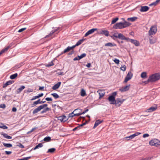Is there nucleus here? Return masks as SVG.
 <instances>
[{
	"mask_svg": "<svg viewBox=\"0 0 160 160\" xmlns=\"http://www.w3.org/2000/svg\"><path fill=\"white\" fill-rule=\"evenodd\" d=\"M18 146L22 148H24V146L20 143H19V144L18 145Z\"/></svg>",
	"mask_w": 160,
	"mask_h": 160,
	"instance_id": "obj_64",
	"label": "nucleus"
},
{
	"mask_svg": "<svg viewBox=\"0 0 160 160\" xmlns=\"http://www.w3.org/2000/svg\"><path fill=\"white\" fill-rule=\"evenodd\" d=\"M26 29V28H21L18 30V32H22L23 31L25 30Z\"/></svg>",
	"mask_w": 160,
	"mask_h": 160,
	"instance_id": "obj_51",
	"label": "nucleus"
},
{
	"mask_svg": "<svg viewBox=\"0 0 160 160\" xmlns=\"http://www.w3.org/2000/svg\"><path fill=\"white\" fill-rule=\"evenodd\" d=\"M13 83L12 81L9 80L7 81L5 83L3 86V88H5L7 87L8 85L11 84Z\"/></svg>",
	"mask_w": 160,
	"mask_h": 160,
	"instance_id": "obj_27",
	"label": "nucleus"
},
{
	"mask_svg": "<svg viewBox=\"0 0 160 160\" xmlns=\"http://www.w3.org/2000/svg\"><path fill=\"white\" fill-rule=\"evenodd\" d=\"M97 28H92L88 31L85 34L84 36L86 37L88 35L92 33L95 31L97 30Z\"/></svg>",
	"mask_w": 160,
	"mask_h": 160,
	"instance_id": "obj_9",
	"label": "nucleus"
},
{
	"mask_svg": "<svg viewBox=\"0 0 160 160\" xmlns=\"http://www.w3.org/2000/svg\"><path fill=\"white\" fill-rule=\"evenodd\" d=\"M105 46H108V47H113V46H116V45L115 44H113L111 42H109L107 43H106L105 44Z\"/></svg>",
	"mask_w": 160,
	"mask_h": 160,
	"instance_id": "obj_32",
	"label": "nucleus"
},
{
	"mask_svg": "<svg viewBox=\"0 0 160 160\" xmlns=\"http://www.w3.org/2000/svg\"><path fill=\"white\" fill-rule=\"evenodd\" d=\"M86 56V54L85 53H82L80 55V56H79V59H81V58L85 57Z\"/></svg>",
	"mask_w": 160,
	"mask_h": 160,
	"instance_id": "obj_47",
	"label": "nucleus"
},
{
	"mask_svg": "<svg viewBox=\"0 0 160 160\" xmlns=\"http://www.w3.org/2000/svg\"><path fill=\"white\" fill-rule=\"evenodd\" d=\"M18 74L17 73H15L14 74L11 75H10V79H13L15 78L18 76Z\"/></svg>",
	"mask_w": 160,
	"mask_h": 160,
	"instance_id": "obj_35",
	"label": "nucleus"
},
{
	"mask_svg": "<svg viewBox=\"0 0 160 160\" xmlns=\"http://www.w3.org/2000/svg\"><path fill=\"white\" fill-rule=\"evenodd\" d=\"M130 42L136 46H139L140 45L139 42L136 40L132 39V40H130Z\"/></svg>",
	"mask_w": 160,
	"mask_h": 160,
	"instance_id": "obj_17",
	"label": "nucleus"
},
{
	"mask_svg": "<svg viewBox=\"0 0 160 160\" xmlns=\"http://www.w3.org/2000/svg\"><path fill=\"white\" fill-rule=\"evenodd\" d=\"M80 109H75L72 112L70 113L69 114V118H72L74 116H79L80 115V114H79L78 113H76V112L77 111L80 110Z\"/></svg>",
	"mask_w": 160,
	"mask_h": 160,
	"instance_id": "obj_5",
	"label": "nucleus"
},
{
	"mask_svg": "<svg viewBox=\"0 0 160 160\" xmlns=\"http://www.w3.org/2000/svg\"><path fill=\"white\" fill-rule=\"evenodd\" d=\"M102 122V121H100L99 120H96L93 126V128H95L98 126Z\"/></svg>",
	"mask_w": 160,
	"mask_h": 160,
	"instance_id": "obj_23",
	"label": "nucleus"
},
{
	"mask_svg": "<svg viewBox=\"0 0 160 160\" xmlns=\"http://www.w3.org/2000/svg\"><path fill=\"white\" fill-rule=\"evenodd\" d=\"M35 129V128H32L30 131L28 132L27 133L29 134L31 132H32Z\"/></svg>",
	"mask_w": 160,
	"mask_h": 160,
	"instance_id": "obj_62",
	"label": "nucleus"
},
{
	"mask_svg": "<svg viewBox=\"0 0 160 160\" xmlns=\"http://www.w3.org/2000/svg\"><path fill=\"white\" fill-rule=\"evenodd\" d=\"M60 29V28H56V29H55L54 31H52L48 35L46 36L45 38L48 37L49 36H51L54 32H56L57 31H58L59 29Z\"/></svg>",
	"mask_w": 160,
	"mask_h": 160,
	"instance_id": "obj_24",
	"label": "nucleus"
},
{
	"mask_svg": "<svg viewBox=\"0 0 160 160\" xmlns=\"http://www.w3.org/2000/svg\"><path fill=\"white\" fill-rule=\"evenodd\" d=\"M47 106H48V104H43V105H41L40 106L41 107L42 109L43 108H45V107H46Z\"/></svg>",
	"mask_w": 160,
	"mask_h": 160,
	"instance_id": "obj_52",
	"label": "nucleus"
},
{
	"mask_svg": "<svg viewBox=\"0 0 160 160\" xmlns=\"http://www.w3.org/2000/svg\"><path fill=\"white\" fill-rule=\"evenodd\" d=\"M3 145L7 148H10L12 147V145L10 143H6L4 142L3 143Z\"/></svg>",
	"mask_w": 160,
	"mask_h": 160,
	"instance_id": "obj_36",
	"label": "nucleus"
},
{
	"mask_svg": "<svg viewBox=\"0 0 160 160\" xmlns=\"http://www.w3.org/2000/svg\"><path fill=\"white\" fill-rule=\"evenodd\" d=\"M124 100H121L120 98H118L116 101V103L115 104H118L119 105H120L124 101Z\"/></svg>",
	"mask_w": 160,
	"mask_h": 160,
	"instance_id": "obj_22",
	"label": "nucleus"
},
{
	"mask_svg": "<svg viewBox=\"0 0 160 160\" xmlns=\"http://www.w3.org/2000/svg\"><path fill=\"white\" fill-rule=\"evenodd\" d=\"M88 109H87L86 110H85L84 111L82 112L81 113V112H78V113L79 114H80V115H82V114H84L86 112H88Z\"/></svg>",
	"mask_w": 160,
	"mask_h": 160,
	"instance_id": "obj_53",
	"label": "nucleus"
},
{
	"mask_svg": "<svg viewBox=\"0 0 160 160\" xmlns=\"http://www.w3.org/2000/svg\"><path fill=\"white\" fill-rule=\"evenodd\" d=\"M51 95L55 99L58 98L59 97V95L57 93H52Z\"/></svg>",
	"mask_w": 160,
	"mask_h": 160,
	"instance_id": "obj_41",
	"label": "nucleus"
},
{
	"mask_svg": "<svg viewBox=\"0 0 160 160\" xmlns=\"http://www.w3.org/2000/svg\"><path fill=\"white\" fill-rule=\"evenodd\" d=\"M87 123V121H86L84 123H82V124H80V125H79V126H80V127H82L84 125H85L86 123Z\"/></svg>",
	"mask_w": 160,
	"mask_h": 160,
	"instance_id": "obj_63",
	"label": "nucleus"
},
{
	"mask_svg": "<svg viewBox=\"0 0 160 160\" xmlns=\"http://www.w3.org/2000/svg\"><path fill=\"white\" fill-rule=\"evenodd\" d=\"M137 18H138L137 17H134L132 18H128L127 19V20L128 21H130L132 22H134L136 20Z\"/></svg>",
	"mask_w": 160,
	"mask_h": 160,
	"instance_id": "obj_34",
	"label": "nucleus"
},
{
	"mask_svg": "<svg viewBox=\"0 0 160 160\" xmlns=\"http://www.w3.org/2000/svg\"><path fill=\"white\" fill-rule=\"evenodd\" d=\"M103 34H104L105 36H108L109 35V32L107 31H103L102 32Z\"/></svg>",
	"mask_w": 160,
	"mask_h": 160,
	"instance_id": "obj_44",
	"label": "nucleus"
},
{
	"mask_svg": "<svg viewBox=\"0 0 160 160\" xmlns=\"http://www.w3.org/2000/svg\"><path fill=\"white\" fill-rule=\"evenodd\" d=\"M131 24L129 22L125 21L123 22H119L114 24L113 28L115 29H121L128 27Z\"/></svg>",
	"mask_w": 160,
	"mask_h": 160,
	"instance_id": "obj_1",
	"label": "nucleus"
},
{
	"mask_svg": "<svg viewBox=\"0 0 160 160\" xmlns=\"http://www.w3.org/2000/svg\"><path fill=\"white\" fill-rule=\"evenodd\" d=\"M130 85L126 86L124 87L121 88L119 90L121 92H124L128 90L129 88Z\"/></svg>",
	"mask_w": 160,
	"mask_h": 160,
	"instance_id": "obj_13",
	"label": "nucleus"
},
{
	"mask_svg": "<svg viewBox=\"0 0 160 160\" xmlns=\"http://www.w3.org/2000/svg\"><path fill=\"white\" fill-rule=\"evenodd\" d=\"M85 40V39H82L79 40L77 42L75 45H73V46H74L75 48L76 46H79V45H80Z\"/></svg>",
	"mask_w": 160,
	"mask_h": 160,
	"instance_id": "obj_30",
	"label": "nucleus"
},
{
	"mask_svg": "<svg viewBox=\"0 0 160 160\" xmlns=\"http://www.w3.org/2000/svg\"><path fill=\"white\" fill-rule=\"evenodd\" d=\"M25 88V87L24 86H21L20 88H18L17 90H16V93H20L22 90L24 89Z\"/></svg>",
	"mask_w": 160,
	"mask_h": 160,
	"instance_id": "obj_29",
	"label": "nucleus"
},
{
	"mask_svg": "<svg viewBox=\"0 0 160 160\" xmlns=\"http://www.w3.org/2000/svg\"><path fill=\"white\" fill-rule=\"evenodd\" d=\"M0 128L3 129H7L8 128L7 126L5 125L3 123H1L0 125Z\"/></svg>",
	"mask_w": 160,
	"mask_h": 160,
	"instance_id": "obj_39",
	"label": "nucleus"
},
{
	"mask_svg": "<svg viewBox=\"0 0 160 160\" xmlns=\"http://www.w3.org/2000/svg\"><path fill=\"white\" fill-rule=\"evenodd\" d=\"M111 37L113 39H115L114 38H117V35H115V34H113V35L111 36Z\"/></svg>",
	"mask_w": 160,
	"mask_h": 160,
	"instance_id": "obj_56",
	"label": "nucleus"
},
{
	"mask_svg": "<svg viewBox=\"0 0 160 160\" xmlns=\"http://www.w3.org/2000/svg\"><path fill=\"white\" fill-rule=\"evenodd\" d=\"M51 138L49 137H47L44 138L43 140L44 141L47 142L50 141L51 140Z\"/></svg>",
	"mask_w": 160,
	"mask_h": 160,
	"instance_id": "obj_43",
	"label": "nucleus"
},
{
	"mask_svg": "<svg viewBox=\"0 0 160 160\" xmlns=\"http://www.w3.org/2000/svg\"><path fill=\"white\" fill-rule=\"evenodd\" d=\"M160 3V0H157L156 1L153 2L149 5L150 6H152L153 5L156 6L159 3Z\"/></svg>",
	"mask_w": 160,
	"mask_h": 160,
	"instance_id": "obj_31",
	"label": "nucleus"
},
{
	"mask_svg": "<svg viewBox=\"0 0 160 160\" xmlns=\"http://www.w3.org/2000/svg\"><path fill=\"white\" fill-rule=\"evenodd\" d=\"M119 18H116L113 19L112 21L111 24H113L115 23L118 20Z\"/></svg>",
	"mask_w": 160,
	"mask_h": 160,
	"instance_id": "obj_42",
	"label": "nucleus"
},
{
	"mask_svg": "<svg viewBox=\"0 0 160 160\" xmlns=\"http://www.w3.org/2000/svg\"><path fill=\"white\" fill-rule=\"evenodd\" d=\"M74 48H75L74 46H72V47H68L67 48L65 49L64 51H63V52H62V54L63 53H65L67 52H68L69 51L71 50L72 49Z\"/></svg>",
	"mask_w": 160,
	"mask_h": 160,
	"instance_id": "obj_16",
	"label": "nucleus"
},
{
	"mask_svg": "<svg viewBox=\"0 0 160 160\" xmlns=\"http://www.w3.org/2000/svg\"><path fill=\"white\" fill-rule=\"evenodd\" d=\"M152 158V157H148L145 158H142L140 160H150Z\"/></svg>",
	"mask_w": 160,
	"mask_h": 160,
	"instance_id": "obj_49",
	"label": "nucleus"
},
{
	"mask_svg": "<svg viewBox=\"0 0 160 160\" xmlns=\"http://www.w3.org/2000/svg\"><path fill=\"white\" fill-rule=\"evenodd\" d=\"M120 69L122 71H125L126 69V66L125 65H123L121 67Z\"/></svg>",
	"mask_w": 160,
	"mask_h": 160,
	"instance_id": "obj_48",
	"label": "nucleus"
},
{
	"mask_svg": "<svg viewBox=\"0 0 160 160\" xmlns=\"http://www.w3.org/2000/svg\"><path fill=\"white\" fill-rule=\"evenodd\" d=\"M49 109H50L49 108H46L44 109L41 112V113H45L47 111H49Z\"/></svg>",
	"mask_w": 160,
	"mask_h": 160,
	"instance_id": "obj_45",
	"label": "nucleus"
},
{
	"mask_svg": "<svg viewBox=\"0 0 160 160\" xmlns=\"http://www.w3.org/2000/svg\"><path fill=\"white\" fill-rule=\"evenodd\" d=\"M1 134L6 138L10 139L12 138V137L8 135L7 134L2 132L1 133Z\"/></svg>",
	"mask_w": 160,
	"mask_h": 160,
	"instance_id": "obj_26",
	"label": "nucleus"
},
{
	"mask_svg": "<svg viewBox=\"0 0 160 160\" xmlns=\"http://www.w3.org/2000/svg\"><path fill=\"white\" fill-rule=\"evenodd\" d=\"M160 78V74L158 73H156L150 76L148 78L146 83L149 82H154L159 79Z\"/></svg>",
	"mask_w": 160,
	"mask_h": 160,
	"instance_id": "obj_2",
	"label": "nucleus"
},
{
	"mask_svg": "<svg viewBox=\"0 0 160 160\" xmlns=\"http://www.w3.org/2000/svg\"><path fill=\"white\" fill-rule=\"evenodd\" d=\"M38 98V96H35L34 97H33L31 99V101H33L37 98Z\"/></svg>",
	"mask_w": 160,
	"mask_h": 160,
	"instance_id": "obj_54",
	"label": "nucleus"
},
{
	"mask_svg": "<svg viewBox=\"0 0 160 160\" xmlns=\"http://www.w3.org/2000/svg\"><path fill=\"white\" fill-rule=\"evenodd\" d=\"M41 109H42V108L41 106H40L37 108H35L33 110L32 112V113L33 114H34L36 113H37L39 111H40Z\"/></svg>",
	"mask_w": 160,
	"mask_h": 160,
	"instance_id": "obj_18",
	"label": "nucleus"
},
{
	"mask_svg": "<svg viewBox=\"0 0 160 160\" xmlns=\"http://www.w3.org/2000/svg\"><path fill=\"white\" fill-rule=\"evenodd\" d=\"M60 29V28H56V29H55L54 31H52L48 35L46 36L45 38L48 37L49 36H51L54 32H56L57 31H58L59 29Z\"/></svg>",
	"mask_w": 160,
	"mask_h": 160,
	"instance_id": "obj_25",
	"label": "nucleus"
},
{
	"mask_svg": "<svg viewBox=\"0 0 160 160\" xmlns=\"http://www.w3.org/2000/svg\"><path fill=\"white\" fill-rule=\"evenodd\" d=\"M10 47V46H7L4 49L2 50L0 52V55H1L3 53H4L5 52L7 51L8 49Z\"/></svg>",
	"mask_w": 160,
	"mask_h": 160,
	"instance_id": "obj_20",
	"label": "nucleus"
},
{
	"mask_svg": "<svg viewBox=\"0 0 160 160\" xmlns=\"http://www.w3.org/2000/svg\"><path fill=\"white\" fill-rule=\"evenodd\" d=\"M125 36L122 33H119L117 35V38L120 39L122 40H124Z\"/></svg>",
	"mask_w": 160,
	"mask_h": 160,
	"instance_id": "obj_33",
	"label": "nucleus"
},
{
	"mask_svg": "<svg viewBox=\"0 0 160 160\" xmlns=\"http://www.w3.org/2000/svg\"><path fill=\"white\" fill-rule=\"evenodd\" d=\"M45 100L47 101H52V99L51 98H45Z\"/></svg>",
	"mask_w": 160,
	"mask_h": 160,
	"instance_id": "obj_59",
	"label": "nucleus"
},
{
	"mask_svg": "<svg viewBox=\"0 0 160 160\" xmlns=\"http://www.w3.org/2000/svg\"><path fill=\"white\" fill-rule=\"evenodd\" d=\"M157 28L156 26H152L151 27L148 31V34L149 35L155 34L157 31Z\"/></svg>",
	"mask_w": 160,
	"mask_h": 160,
	"instance_id": "obj_4",
	"label": "nucleus"
},
{
	"mask_svg": "<svg viewBox=\"0 0 160 160\" xmlns=\"http://www.w3.org/2000/svg\"><path fill=\"white\" fill-rule=\"evenodd\" d=\"M46 102L45 101H44V102L43 101H40V99H39L37 101H36L35 102H34L33 103V105L34 106L36 105H37L38 104H42Z\"/></svg>",
	"mask_w": 160,
	"mask_h": 160,
	"instance_id": "obj_21",
	"label": "nucleus"
},
{
	"mask_svg": "<svg viewBox=\"0 0 160 160\" xmlns=\"http://www.w3.org/2000/svg\"><path fill=\"white\" fill-rule=\"evenodd\" d=\"M124 40H125L127 41H129L130 42V40H132L131 39H130L128 38H126L125 37Z\"/></svg>",
	"mask_w": 160,
	"mask_h": 160,
	"instance_id": "obj_55",
	"label": "nucleus"
},
{
	"mask_svg": "<svg viewBox=\"0 0 160 160\" xmlns=\"http://www.w3.org/2000/svg\"><path fill=\"white\" fill-rule=\"evenodd\" d=\"M53 65H54V64H53L52 61L51 62H50L49 63H48V64H47L46 65V66L47 67H49L51 66H52Z\"/></svg>",
	"mask_w": 160,
	"mask_h": 160,
	"instance_id": "obj_46",
	"label": "nucleus"
},
{
	"mask_svg": "<svg viewBox=\"0 0 160 160\" xmlns=\"http://www.w3.org/2000/svg\"><path fill=\"white\" fill-rule=\"evenodd\" d=\"M132 75L133 74L131 72H129L125 78L124 82H127L132 78Z\"/></svg>",
	"mask_w": 160,
	"mask_h": 160,
	"instance_id": "obj_6",
	"label": "nucleus"
},
{
	"mask_svg": "<svg viewBox=\"0 0 160 160\" xmlns=\"http://www.w3.org/2000/svg\"><path fill=\"white\" fill-rule=\"evenodd\" d=\"M55 150V149L54 148H51L50 149H49L48 151L47 152V153H53L54 152V151Z\"/></svg>",
	"mask_w": 160,
	"mask_h": 160,
	"instance_id": "obj_40",
	"label": "nucleus"
},
{
	"mask_svg": "<svg viewBox=\"0 0 160 160\" xmlns=\"http://www.w3.org/2000/svg\"><path fill=\"white\" fill-rule=\"evenodd\" d=\"M108 100L110 102V104H114L116 103V101L115 97L113 96H110L108 98Z\"/></svg>",
	"mask_w": 160,
	"mask_h": 160,
	"instance_id": "obj_7",
	"label": "nucleus"
},
{
	"mask_svg": "<svg viewBox=\"0 0 160 160\" xmlns=\"http://www.w3.org/2000/svg\"><path fill=\"white\" fill-rule=\"evenodd\" d=\"M98 93L99 95V98L103 97L104 95L105 92L104 91L102 90H99L98 91Z\"/></svg>",
	"mask_w": 160,
	"mask_h": 160,
	"instance_id": "obj_19",
	"label": "nucleus"
},
{
	"mask_svg": "<svg viewBox=\"0 0 160 160\" xmlns=\"http://www.w3.org/2000/svg\"><path fill=\"white\" fill-rule=\"evenodd\" d=\"M58 120L60 121L61 122H65L68 119L65 115L60 116L58 117Z\"/></svg>",
	"mask_w": 160,
	"mask_h": 160,
	"instance_id": "obj_14",
	"label": "nucleus"
},
{
	"mask_svg": "<svg viewBox=\"0 0 160 160\" xmlns=\"http://www.w3.org/2000/svg\"><path fill=\"white\" fill-rule=\"evenodd\" d=\"M149 42L151 44H153L155 43L157 40V38H156L151 36L149 39Z\"/></svg>",
	"mask_w": 160,
	"mask_h": 160,
	"instance_id": "obj_11",
	"label": "nucleus"
},
{
	"mask_svg": "<svg viewBox=\"0 0 160 160\" xmlns=\"http://www.w3.org/2000/svg\"><path fill=\"white\" fill-rule=\"evenodd\" d=\"M157 108V106H152L150 107L149 109H147L146 111L147 112H150L155 111Z\"/></svg>",
	"mask_w": 160,
	"mask_h": 160,
	"instance_id": "obj_10",
	"label": "nucleus"
},
{
	"mask_svg": "<svg viewBox=\"0 0 160 160\" xmlns=\"http://www.w3.org/2000/svg\"><path fill=\"white\" fill-rule=\"evenodd\" d=\"M113 61L115 62V63L117 64H118L119 63L120 61L119 59H115L113 60Z\"/></svg>",
	"mask_w": 160,
	"mask_h": 160,
	"instance_id": "obj_50",
	"label": "nucleus"
},
{
	"mask_svg": "<svg viewBox=\"0 0 160 160\" xmlns=\"http://www.w3.org/2000/svg\"><path fill=\"white\" fill-rule=\"evenodd\" d=\"M80 129V126H78V127H75V128H74V129H73V131H75V130H76L77 129Z\"/></svg>",
	"mask_w": 160,
	"mask_h": 160,
	"instance_id": "obj_61",
	"label": "nucleus"
},
{
	"mask_svg": "<svg viewBox=\"0 0 160 160\" xmlns=\"http://www.w3.org/2000/svg\"><path fill=\"white\" fill-rule=\"evenodd\" d=\"M43 146V145L42 143H40L38 145H36L34 148L33 150H35L39 148H41Z\"/></svg>",
	"mask_w": 160,
	"mask_h": 160,
	"instance_id": "obj_37",
	"label": "nucleus"
},
{
	"mask_svg": "<svg viewBox=\"0 0 160 160\" xmlns=\"http://www.w3.org/2000/svg\"><path fill=\"white\" fill-rule=\"evenodd\" d=\"M6 105L5 104H1L0 105V108H5Z\"/></svg>",
	"mask_w": 160,
	"mask_h": 160,
	"instance_id": "obj_57",
	"label": "nucleus"
},
{
	"mask_svg": "<svg viewBox=\"0 0 160 160\" xmlns=\"http://www.w3.org/2000/svg\"><path fill=\"white\" fill-rule=\"evenodd\" d=\"M149 9V7L147 6H142L140 10L141 12H145L148 11Z\"/></svg>",
	"mask_w": 160,
	"mask_h": 160,
	"instance_id": "obj_12",
	"label": "nucleus"
},
{
	"mask_svg": "<svg viewBox=\"0 0 160 160\" xmlns=\"http://www.w3.org/2000/svg\"><path fill=\"white\" fill-rule=\"evenodd\" d=\"M141 77L143 79H145L147 78V73L146 72H143L141 74Z\"/></svg>",
	"mask_w": 160,
	"mask_h": 160,
	"instance_id": "obj_28",
	"label": "nucleus"
},
{
	"mask_svg": "<svg viewBox=\"0 0 160 160\" xmlns=\"http://www.w3.org/2000/svg\"><path fill=\"white\" fill-rule=\"evenodd\" d=\"M149 144L151 146L156 147L159 146L160 147V141L157 139H153L149 142Z\"/></svg>",
	"mask_w": 160,
	"mask_h": 160,
	"instance_id": "obj_3",
	"label": "nucleus"
},
{
	"mask_svg": "<svg viewBox=\"0 0 160 160\" xmlns=\"http://www.w3.org/2000/svg\"><path fill=\"white\" fill-rule=\"evenodd\" d=\"M140 134V133L139 132H136L134 134L130 135L128 137H125L124 138L125 139H127L128 140H130L131 139L135 137L138 136Z\"/></svg>",
	"mask_w": 160,
	"mask_h": 160,
	"instance_id": "obj_8",
	"label": "nucleus"
},
{
	"mask_svg": "<svg viewBox=\"0 0 160 160\" xmlns=\"http://www.w3.org/2000/svg\"><path fill=\"white\" fill-rule=\"evenodd\" d=\"M149 136V135L147 133H145L143 135V138H145L146 137H148Z\"/></svg>",
	"mask_w": 160,
	"mask_h": 160,
	"instance_id": "obj_58",
	"label": "nucleus"
},
{
	"mask_svg": "<svg viewBox=\"0 0 160 160\" xmlns=\"http://www.w3.org/2000/svg\"><path fill=\"white\" fill-rule=\"evenodd\" d=\"M61 84V82H58L57 84H55L52 88L53 90H56L58 89L60 86Z\"/></svg>",
	"mask_w": 160,
	"mask_h": 160,
	"instance_id": "obj_15",
	"label": "nucleus"
},
{
	"mask_svg": "<svg viewBox=\"0 0 160 160\" xmlns=\"http://www.w3.org/2000/svg\"><path fill=\"white\" fill-rule=\"evenodd\" d=\"M86 95V93L85 90L82 89L81 91V95L82 97H84Z\"/></svg>",
	"mask_w": 160,
	"mask_h": 160,
	"instance_id": "obj_38",
	"label": "nucleus"
},
{
	"mask_svg": "<svg viewBox=\"0 0 160 160\" xmlns=\"http://www.w3.org/2000/svg\"><path fill=\"white\" fill-rule=\"evenodd\" d=\"M80 59H79V56H78V57H76L74 59H73V60L74 61H76V60H80Z\"/></svg>",
	"mask_w": 160,
	"mask_h": 160,
	"instance_id": "obj_60",
	"label": "nucleus"
}]
</instances>
